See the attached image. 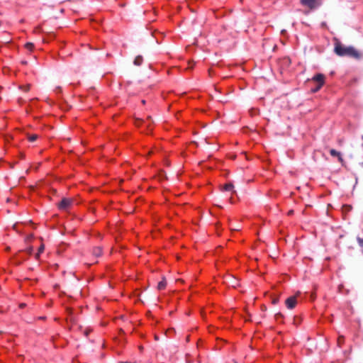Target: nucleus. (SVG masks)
Returning a JSON list of instances; mask_svg holds the SVG:
<instances>
[{
    "label": "nucleus",
    "instance_id": "10",
    "mask_svg": "<svg viewBox=\"0 0 363 363\" xmlns=\"http://www.w3.org/2000/svg\"><path fill=\"white\" fill-rule=\"evenodd\" d=\"M38 138V135L33 134V135H28V139L30 142H34Z\"/></svg>",
    "mask_w": 363,
    "mask_h": 363
},
{
    "label": "nucleus",
    "instance_id": "21",
    "mask_svg": "<svg viewBox=\"0 0 363 363\" xmlns=\"http://www.w3.org/2000/svg\"><path fill=\"white\" fill-rule=\"evenodd\" d=\"M40 253L37 252V253H36V255H35V258H36V259H39V257H40Z\"/></svg>",
    "mask_w": 363,
    "mask_h": 363
},
{
    "label": "nucleus",
    "instance_id": "16",
    "mask_svg": "<svg viewBox=\"0 0 363 363\" xmlns=\"http://www.w3.org/2000/svg\"><path fill=\"white\" fill-rule=\"evenodd\" d=\"M345 211L348 212L350 211H351L352 209V206H350V205H344L343 207H342Z\"/></svg>",
    "mask_w": 363,
    "mask_h": 363
},
{
    "label": "nucleus",
    "instance_id": "13",
    "mask_svg": "<svg viewBox=\"0 0 363 363\" xmlns=\"http://www.w3.org/2000/svg\"><path fill=\"white\" fill-rule=\"evenodd\" d=\"M20 88L22 90H23L24 91L27 92L30 90V84L23 85V86H20Z\"/></svg>",
    "mask_w": 363,
    "mask_h": 363
},
{
    "label": "nucleus",
    "instance_id": "12",
    "mask_svg": "<svg viewBox=\"0 0 363 363\" xmlns=\"http://www.w3.org/2000/svg\"><path fill=\"white\" fill-rule=\"evenodd\" d=\"M345 337L342 335H340L337 338V345L340 347L344 343Z\"/></svg>",
    "mask_w": 363,
    "mask_h": 363
},
{
    "label": "nucleus",
    "instance_id": "7",
    "mask_svg": "<svg viewBox=\"0 0 363 363\" xmlns=\"http://www.w3.org/2000/svg\"><path fill=\"white\" fill-rule=\"evenodd\" d=\"M143 58L141 55H138L135 60H134V65H136V66H140L142 65L143 63Z\"/></svg>",
    "mask_w": 363,
    "mask_h": 363
},
{
    "label": "nucleus",
    "instance_id": "5",
    "mask_svg": "<svg viewBox=\"0 0 363 363\" xmlns=\"http://www.w3.org/2000/svg\"><path fill=\"white\" fill-rule=\"evenodd\" d=\"M296 303L297 302L296 296H290L285 301L286 306L289 309L294 308L296 305Z\"/></svg>",
    "mask_w": 363,
    "mask_h": 363
},
{
    "label": "nucleus",
    "instance_id": "1",
    "mask_svg": "<svg viewBox=\"0 0 363 363\" xmlns=\"http://www.w3.org/2000/svg\"><path fill=\"white\" fill-rule=\"evenodd\" d=\"M334 51L338 56H348L354 59H359L361 53L352 46H345L340 41H336Z\"/></svg>",
    "mask_w": 363,
    "mask_h": 363
},
{
    "label": "nucleus",
    "instance_id": "30",
    "mask_svg": "<svg viewBox=\"0 0 363 363\" xmlns=\"http://www.w3.org/2000/svg\"><path fill=\"white\" fill-rule=\"evenodd\" d=\"M362 139L363 140V135H362ZM362 148H363V143H362Z\"/></svg>",
    "mask_w": 363,
    "mask_h": 363
},
{
    "label": "nucleus",
    "instance_id": "17",
    "mask_svg": "<svg viewBox=\"0 0 363 363\" xmlns=\"http://www.w3.org/2000/svg\"><path fill=\"white\" fill-rule=\"evenodd\" d=\"M44 250H45V245H44L43 244H42V245L39 247L38 252H39V253H40V254H41L42 252H43Z\"/></svg>",
    "mask_w": 363,
    "mask_h": 363
},
{
    "label": "nucleus",
    "instance_id": "24",
    "mask_svg": "<svg viewBox=\"0 0 363 363\" xmlns=\"http://www.w3.org/2000/svg\"><path fill=\"white\" fill-rule=\"evenodd\" d=\"M140 122H141V121L138 119V121L136 122V125H139V123H140Z\"/></svg>",
    "mask_w": 363,
    "mask_h": 363
},
{
    "label": "nucleus",
    "instance_id": "6",
    "mask_svg": "<svg viewBox=\"0 0 363 363\" xmlns=\"http://www.w3.org/2000/svg\"><path fill=\"white\" fill-rule=\"evenodd\" d=\"M167 286V281L165 277H162V280L157 284V289L159 290L164 289Z\"/></svg>",
    "mask_w": 363,
    "mask_h": 363
},
{
    "label": "nucleus",
    "instance_id": "15",
    "mask_svg": "<svg viewBox=\"0 0 363 363\" xmlns=\"http://www.w3.org/2000/svg\"><path fill=\"white\" fill-rule=\"evenodd\" d=\"M357 242L359 245L362 247V252H363V238H357Z\"/></svg>",
    "mask_w": 363,
    "mask_h": 363
},
{
    "label": "nucleus",
    "instance_id": "26",
    "mask_svg": "<svg viewBox=\"0 0 363 363\" xmlns=\"http://www.w3.org/2000/svg\"><path fill=\"white\" fill-rule=\"evenodd\" d=\"M281 315L280 313H277L276 316L278 317V316H281Z\"/></svg>",
    "mask_w": 363,
    "mask_h": 363
},
{
    "label": "nucleus",
    "instance_id": "27",
    "mask_svg": "<svg viewBox=\"0 0 363 363\" xmlns=\"http://www.w3.org/2000/svg\"><path fill=\"white\" fill-rule=\"evenodd\" d=\"M292 213H293V211H290L289 212V214H292Z\"/></svg>",
    "mask_w": 363,
    "mask_h": 363
},
{
    "label": "nucleus",
    "instance_id": "20",
    "mask_svg": "<svg viewBox=\"0 0 363 363\" xmlns=\"http://www.w3.org/2000/svg\"><path fill=\"white\" fill-rule=\"evenodd\" d=\"M33 234H30V235H28V236L26 237V242H28V241H29L30 240H31V239L33 238Z\"/></svg>",
    "mask_w": 363,
    "mask_h": 363
},
{
    "label": "nucleus",
    "instance_id": "3",
    "mask_svg": "<svg viewBox=\"0 0 363 363\" xmlns=\"http://www.w3.org/2000/svg\"><path fill=\"white\" fill-rule=\"evenodd\" d=\"M321 0H301L300 3L310 9H314L320 4Z\"/></svg>",
    "mask_w": 363,
    "mask_h": 363
},
{
    "label": "nucleus",
    "instance_id": "25",
    "mask_svg": "<svg viewBox=\"0 0 363 363\" xmlns=\"http://www.w3.org/2000/svg\"><path fill=\"white\" fill-rule=\"evenodd\" d=\"M84 333H85V335L87 336V335H88V334H89V332H88L87 330H86V331L84 332Z\"/></svg>",
    "mask_w": 363,
    "mask_h": 363
},
{
    "label": "nucleus",
    "instance_id": "18",
    "mask_svg": "<svg viewBox=\"0 0 363 363\" xmlns=\"http://www.w3.org/2000/svg\"><path fill=\"white\" fill-rule=\"evenodd\" d=\"M26 251L27 253H28L29 255H31L33 253V247H29L28 248L26 249Z\"/></svg>",
    "mask_w": 363,
    "mask_h": 363
},
{
    "label": "nucleus",
    "instance_id": "11",
    "mask_svg": "<svg viewBox=\"0 0 363 363\" xmlns=\"http://www.w3.org/2000/svg\"><path fill=\"white\" fill-rule=\"evenodd\" d=\"M330 155H331V156H333V157H337L338 156H340V155H341V153H340V152H338V151L335 150V149H331V150H330Z\"/></svg>",
    "mask_w": 363,
    "mask_h": 363
},
{
    "label": "nucleus",
    "instance_id": "32",
    "mask_svg": "<svg viewBox=\"0 0 363 363\" xmlns=\"http://www.w3.org/2000/svg\"><path fill=\"white\" fill-rule=\"evenodd\" d=\"M234 363H238L237 362H234Z\"/></svg>",
    "mask_w": 363,
    "mask_h": 363
},
{
    "label": "nucleus",
    "instance_id": "2",
    "mask_svg": "<svg viewBox=\"0 0 363 363\" xmlns=\"http://www.w3.org/2000/svg\"><path fill=\"white\" fill-rule=\"evenodd\" d=\"M313 82L317 83V85L311 89L312 92H317L320 89L325 83V76L323 74H318L312 78Z\"/></svg>",
    "mask_w": 363,
    "mask_h": 363
},
{
    "label": "nucleus",
    "instance_id": "29",
    "mask_svg": "<svg viewBox=\"0 0 363 363\" xmlns=\"http://www.w3.org/2000/svg\"><path fill=\"white\" fill-rule=\"evenodd\" d=\"M142 103H143V104H145V100H143V101H142Z\"/></svg>",
    "mask_w": 363,
    "mask_h": 363
},
{
    "label": "nucleus",
    "instance_id": "19",
    "mask_svg": "<svg viewBox=\"0 0 363 363\" xmlns=\"http://www.w3.org/2000/svg\"><path fill=\"white\" fill-rule=\"evenodd\" d=\"M337 159H338V161L342 164H343L345 161L342 157V155H340V156L337 157Z\"/></svg>",
    "mask_w": 363,
    "mask_h": 363
},
{
    "label": "nucleus",
    "instance_id": "4",
    "mask_svg": "<svg viewBox=\"0 0 363 363\" xmlns=\"http://www.w3.org/2000/svg\"><path fill=\"white\" fill-rule=\"evenodd\" d=\"M73 203V200L67 198H64L58 203L57 206L60 210L66 211Z\"/></svg>",
    "mask_w": 363,
    "mask_h": 363
},
{
    "label": "nucleus",
    "instance_id": "23",
    "mask_svg": "<svg viewBox=\"0 0 363 363\" xmlns=\"http://www.w3.org/2000/svg\"><path fill=\"white\" fill-rule=\"evenodd\" d=\"M277 302H278V300H277V299H274V300H273V301H272V303H273L274 304H277Z\"/></svg>",
    "mask_w": 363,
    "mask_h": 363
},
{
    "label": "nucleus",
    "instance_id": "9",
    "mask_svg": "<svg viewBox=\"0 0 363 363\" xmlns=\"http://www.w3.org/2000/svg\"><path fill=\"white\" fill-rule=\"evenodd\" d=\"M233 188H234V186L232 183L225 184L223 186V189L225 191H233Z\"/></svg>",
    "mask_w": 363,
    "mask_h": 363
},
{
    "label": "nucleus",
    "instance_id": "31",
    "mask_svg": "<svg viewBox=\"0 0 363 363\" xmlns=\"http://www.w3.org/2000/svg\"><path fill=\"white\" fill-rule=\"evenodd\" d=\"M362 166L363 167V161H362Z\"/></svg>",
    "mask_w": 363,
    "mask_h": 363
},
{
    "label": "nucleus",
    "instance_id": "22",
    "mask_svg": "<svg viewBox=\"0 0 363 363\" xmlns=\"http://www.w3.org/2000/svg\"><path fill=\"white\" fill-rule=\"evenodd\" d=\"M19 306H20V308H24L26 306V303H21L19 305Z\"/></svg>",
    "mask_w": 363,
    "mask_h": 363
},
{
    "label": "nucleus",
    "instance_id": "28",
    "mask_svg": "<svg viewBox=\"0 0 363 363\" xmlns=\"http://www.w3.org/2000/svg\"><path fill=\"white\" fill-rule=\"evenodd\" d=\"M68 311H69V313L71 314V313H72V310H71V309H68Z\"/></svg>",
    "mask_w": 363,
    "mask_h": 363
},
{
    "label": "nucleus",
    "instance_id": "14",
    "mask_svg": "<svg viewBox=\"0 0 363 363\" xmlns=\"http://www.w3.org/2000/svg\"><path fill=\"white\" fill-rule=\"evenodd\" d=\"M25 47L29 50H32L33 48H34V45L33 43H27L26 45H25Z\"/></svg>",
    "mask_w": 363,
    "mask_h": 363
},
{
    "label": "nucleus",
    "instance_id": "8",
    "mask_svg": "<svg viewBox=\"0 0 363 363\" xmlns=\"http://www.w3.org/2000/svg\"><path fill=\"white\" fill-rule=\"evenodd\" d=\"M102 254V249L100 247H94L93 250V255L95 257H100Z\"/></svg>",
    "mask_w": 363,
    "mask_h": 363
}]
</instances>
